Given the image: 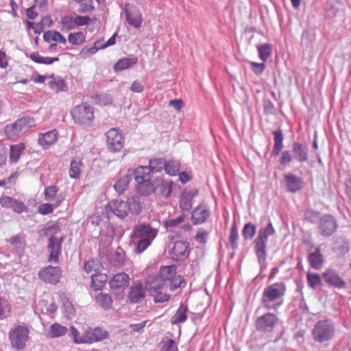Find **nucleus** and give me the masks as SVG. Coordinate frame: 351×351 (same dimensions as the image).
<instances>
[{"label":"nucleus","instance_id":"ddd939ff","mask_svg":"<svg viewBox=\"0 0 351 351\" xmlns=\"http://www.w3.org/2000/svg\"><path fill=\"white\" fill-rule=\"evenodd\" d=\"M28 337L29 330L25 326H17L9 332L11 346L17 350H21L25 346Z\"/></svg>","mask_w":351,"mask_h":351},{"label":"nucleus","instance_id":"9d476101","mask_svg":"<svg viewBox=\"0 0 351 351\" xmlns=\"http://www.w3.org/2000/svg\"><path fill=\"white\" fill-rule=\"evenodd\" d=\"M339 228L337 218L331 214L321 216L317 224V230L321 236L328 238L334 235Z\"/></svg>","mask_w":351,"mask_h":351},{"label":"nucleus","instance_id":"603ef678","mask_svg":"<svg viewBox=\"0 0 351 351\" xmlns=\"http://www.w3.org/2000/svg\"><path fill=\"white\" fill-rule=\"evenodd\" d=\"M10 305L8 301L0 296V319L6 318L10 312Z\"/></svg>","mask_w":351,"mask_h":351},{"label":"nucleus","instance_id":"6e6552de","mask_svg":"<svg viewBox=\"0 0 351 351\" xmlns=\"http://www.w3.org/2000/svg\"><path fill=\"white\" fill-rule=\"evenodd\" d=\"M34 125V120L29 117H23L14 123L8 124L4 128L5 134L10 138L18 137L22 132Z\"/></svg>","mask_w":351,"mask_h":351},{"label":"nucleus","instance_id":"b1692460","mask_svg":"<svg viewBox=\"0 0 351 351\" xmlns=\"http://www.w3.org/2000/svg\"><path fill=\"white\" fill-rule=\"evenodd\" d=\"M164 286H165V284L158 275H149L145 279V288L150 295L162 289Z\"/></svg>","mask_w":351,"mask_h":351},{"label":"nucleus","instance_id":"774afa93","mask_svg":"<svg viewBox=\"0 0 351 351\" xmlns=\"http://www.w3.org/2000/svg\"><path fill=\"white\" fill-rule=\"evenodd\" d=\"M97 47L93 45H86L82 48L80 51V54L82 57L86 58L89 55H93L96 53L98 51L97 50Z\"/></svg>","mask_w":351,"mask_h":351},{"label":"nucleus","instance_id":"bb28decb","mask_svg":"<svg viewBox=\"0 0 351 351\" xmlns=\"http://www.w3.org/2000/svg\"><path fill=\"white\" fill-rule=\"evenodd\" d=\"M58 132L56 130L40 134L38 138V144L43 149H49V147L58 141Z\"/></svg>","mask_w":351,"mask_h":351},{"label":"nucleus","instance_id":"cd10ccee","mask_svg":"<svg viewBox=\"0 0 351 351\" xmlns=\"http://www.w3.org/2000/svg\"><path fill=\"white\" fill-rule=\"evenodd\" d=\"M129 280L130 277L126 273H118L113 276L109 282V285L112 289L124 288L128 286Z\"/></svg>","mask_w":351,"mask_h":351},{"label":"nucleus","instance_id":"5701e85b","mask_svg":"<svg viewBox=\"0 0 351 351\" xmlns=\"http://www.w3.org/2000/svg\"><path fill=\"white\" fill-rule=\"evenodd\" d=\"M286 189L290 193H296L300 191L304 186L302 179L292 173H287L284 176Z\"/></svg>","mask_w":351,"mask_h":351},{"label":"nucleus","instance_id":"c85d7f7f","mask_svg":"<svg viewBox=\"0 0 351 351\" xmlns=\"http://www.w3.org/2000/svg\"><path fill=\"white\" fill-rule=\"evenodd\" d=\"M138 62V58L136 56L131 55L128 57H125L119 59L116 64H114L113 69L117 73L135 65Z\"/></svg>","mask_w":351,"mask_h":351},{"label":"nucleus","instance_id":"338daca9","mask_svg":"<svg viewBox=\"0 0 351 351\" xmlns=\"http://www.w3.org/2000/svg\"><path fill=\"white\" fill-rule=\"evenodd\" d=\"M250 65H251V69H252V71L256 75H261L263 73L265 68V64L263 62V63H257L255 62H251Z\"/></svg>","mask_w":351,"mask_h":351},{"label":"nucleus","instance_id":"37998d69","mask_svg":"<svg viewBox=\"0 0 351 351\" xmlns=\"http://www.w3.org/2000/svg\"><path fill=\"white\" fill-rule=\"evenodd\" d=\"M43 39L45 42L56 41L61 44H66V38L58 32L47 31L44 33Z\"/></svg>","mask_w":351,"mask_h":351},{"label":"nucleus","instance_id":"9b49d317","mask_svg":"<svg viewBox=\"0 0 351 351\" xmlns=\"http://www.w3.org/2000/svg\"><path fill=\"white\" fill-rule=\"evenodd\" d=\"M107 149L112 153L120 152L124 145L125 138L121 131L117 128L110 129L106 134Z\"/></svg>","mask_w":351,"mask_h":351},{"label":"nucleus","instance_id":"c03bdc74","mask_svg":"<svg viewBox=\"0 0 351 351\" xmlns=\"http://www.w3.org/2000/svg\"><path fill=\"white\" fill-rule=\"evenodd\" d=\"M95 300L105 310L110 309L112 307V300L109 294L100 293L96 296Z\"/></svg>","mask_w":351,"mask_h":351},{"label":"nucleus","instance_id":"72a5a7b5","mask_svg":"<svg viewBox=\"0 0 351 351\" xmlns=\"http://www.w3.org/2000/svg\"><path fill=\"white\" fill-rule=\"evenodd\" d=\"M134 173L132 174L128 173L116 181L113 187L119 195L123 194L128 189V184L132 181Z\"/></svg>","mask_w":351,"mask_h":351},{"label":"nucleus","instance_id":"f3484780","mask_svg":"<svg viewBox=\"0 0 351 351\" xmlns=\"http://www.w3.org/2000/svg\"><path fill=\"white\" fill-rule=\"evenodd\" d=\"M278 321L274 313H267L259 317L255 323L256 328L258 331L271 332Z\"/></svg>","mask_w":351,"mask_h":351},{"label":"nucleus","instance_id":"c9c22d12","mask_svg":"<svg viewBox=\"0 0 351 351\" xmlns=\"http://www.w3.org/2000/svg\"><path fill=\"white\" fill-rule=\"evenodd\" d=\"M177 266L171 265L168 266H162L160 267L159 276L166 285L167 282L173 278L176 274Z\"/></svg>","mask_w":351,"mask_h":351},{"label":"nucleus","instance_id":"58836bf2","mask_svg":"<svg viewBox=\"0 0 351 351\" xmlns=\"http://www.w3.org/2000/svg\"><path fill=\"white\" fill-rule=\"evenodd\" d=\"M25 149L23 143H21L16 145H12L10 148V161L12 163H16L21 158V156Z\"/></svg>","mask_w":351,"mask_h":351},{"label":"nucleus","instance_id":"7ed1b4c3","mask_svg":"<svg viewBox=\"0 0 351 351\" xmlns=\"http://www.w3.org/2000/svg\"><path fill=\"white\" fill-rule=\"evenodd\" d=\"M69 336L75 344H93L107 339L108 332L103 328L96 326L86 329L80 335L77 329L72 326L69 329Z\"/></svg>","mask_w":351,"mask_h":351},{"label":"nucleus","instance_id":"2eb2a0df","mask_svg":"<svg viewBox=\"0 0 351 351\" xmlns=\"http://www.w3.org/2000/svg\"><path fill=\"white\" fill-rule=\"evenodd\" d=\"M169 254L171 258L174 261H185L190 254L189 242L181 240L175 241Z\"/></svg>","mask_w":351,"mask_h":351},{"label":"nucleus","instance_id":"052dcab7","mask_svg":"<svg viewBox=\"0 0 351 351\" xmlns=\"http://www.w3.org/2000/svg\"><path fill=\"white\" fill-rule=\"evenodd\" d=\"M294 159L293 156L288 150L283 151L280 158V163L282 166L286 167L289 165Z\"/></svg>","mask_w":351,"mask_h":351},{"label":"nucleus","instance_id":"13d9d810","mask_svg":"<svg viewBox=\"0 0 351 351\" xmlns=\"http://www.w3.org/2000/svg\"><path fill=\"white\" fill-rule=\"evenodd\" d=\"M160 351H178L176 341L173 339L163 341Z\"/></svg>","mask_w":351,"mask_h":351},{"label":"nucleus","instance_id":"e433bc0d","mask_svg":"<svg viewBox=\"0 0 351 351\" xmlns=\"http://www.w3.org/2000/svg\"><path fill=\"white\" fill-rule=\"evenodd\" d=\"M108 277L106 274L95 273L91 276V287L95 291L101 290L105 285Z\"/></svg>","mask_w":351,"mask_h":351},{"label":"nucleus","instance_id":"c756f323","mask_svg":"<svg viewBox=\"0 0 351 351\" xmlns=\"http://www.w3.org/2000/svg\"><path fill=\"white\" fill-rule=\"evenodd\" d=\"M165 160L163 158H153L149 161L147 166H139L138 168L147 169V174L152 176L154 173L162 171L165 169Z\"/></svg>","mask_w":351,"mask_h":351},{"label":"nucleus","instance_id":"a18cd8bd","mask_svg":"<svg viewBox=\"0 0 351 351\" xmlns=\"http://www.w3.org/2000/svg\"><path fill=\"white\" fill-rule=\"evenodd\" d=\"M82 166L83 165L81 161L72 160L70 163V168L69 171V177L73 179L79 178Z\"/></svg>","mask_w":351,"mask_h":351},{"label":"nucleus","instance_id":"4be33fe9","mask_svg":"<svg viewBox=\"0 0 351 351\" xmlns=\"http://www.w3.org/2000/svg\"><path fill=\"white\" fill-rule=\"evenodd\" d=\"M210 215V210L205 204L197 206L191 213V221L193 225L204 223Z\"/></svg>","mask_w":351,"mask_h":351},{"label":"nucleus","instance_id":"680f3d73","mask_svg":"<svg viewBox=\"0 0 351 351\" xmlns=\"http://www.w3.org/2000/svg\"><path fill=\"white\" fill-rule=\"evenodd\" d=\"M59 189L56 185L47 186L45 189L44 195L47 200H51L58 193Z\"/></svg>","mask_w":351,"mask_h":351},{"label":"nucleus","instance_id":"49530a36","mask_svg":"<svg viewBox=\"0 0 351 351\" xmlns=\"http://www.w3.org/2000/svg\"><path fill=\"white\" fill-rule=\"evenodd\" d=\"M304 219L308 222L315 224L319 221L321 218V213L319 211L313 210L312 208H307L304 212Z\"/></svg>","mask_w":351,"mask_h":351},{"label":"nucleus","instance_id":"423d86ee","mask_svg":"<svg viewBox=\"0 0 351 351\" xmlns=\"http://www.w3.org/2000/svg\"><path fill=\"white\" fill-rule=\"evenodd\" d=\"M335 332L334 323L330 319H322L315 323L312 330V336L315 341L324 343L331 340Z\"/></svg>","mask_w":351,"mask_h":351},{"label":"nucleus","instance_id":"bf43d9fd","mask_svg":"<svg viewBox=\"0 0 351 351\" xmlns=\"http://www.w3.org/2000/svg\"><path fill=\"white\" fill-rule=\"evenodd\" d=\"M169 287L171 291H174L181 286V284L184 282L183 277L180 275L176 274L173 278L169 281Z\"/></svg>","mask_w":351,"mask_h":351},{"label":"nucleus","instance_id":"412c9836","mask_svg":"<svg viewBox=\"0 0 351 351\" xmlns=\"http://www.w3.org/2000/svg\"><path fill=\"white\" fill-rule=\"evenodd\" d=\"M323 278L330 287L339 289L346 287V282L334 270H326L323 274Z\"/></svg>","mask_w":351,"mask_h":351},{"label":"nucleus","instance_id":"69168bd1","mask_svg":"<svg viewBox=\"0 0 351 351\" xmlns=\"http://www.w3.org/2000/svg\"><path fill=\"white\" fill-rule=\"evenodd\" d=\"M154 297V301L155 303H162L168 301L169 299V295L163 293L162 289L157 291L156 293L152 295Z\"/></svg>","mask_w":351,"mask_h":351},{"label":"nucleus","instance_id":"6e6d98bb","mask_svg":"<svg viewBox=\"0 0 351 351\" xmlns=\"http://www.w3.org/2000/svg\"><path fill=\"white\" fill-rule=\"evenodd\" d=\"M184 217L185 215L182 213L175 219H171L163 221V226L167 230L171 228H176L184 221Z\"/></svg>","mask_w":351,"mask_h":351},{"label":"nucleus","instance_id":"20e7f679","mask_svg":"<svg viewBox=\"0 0 351 351\" xmlns=\"http://www.w3.org/2000/svg\"><path fill=\"white\" fill-rule=\"evenodd\" d=\"M285 292L284 282H276L266 287L261 298L263 306L267 309H278L283 303Z\"/></svg>","mask_w":351,"mask_h":351},{"label":"nucleus","instance_id":"f8f14e48","mask_svg":"<svg viewBox=\"0 0 351 351\" xmlns=\"http://www.w3.org/2000/svg\"><path fill=\"white\" fill-rule=\"evenodd\" d=\"M125 19L128 25L138 29L143 23V15L140 9L135 5L125 3L123 8Z\"/></svg>","mask_w":351,"mask_h":351},{"label":"nucleus","instance_id":"de8ad7c7","mask_svg":"<svg viewBox=\"0 0 351 351\" xmlns=\"http://www.w3.org/2000/svg\"><path fill=\"white\" fill-rule=\"evenodd\" d=\"M256 228L254 224L249 222L244 225L242 230V236L244 240H251L255 235Z\"/></svg>","mask_w":351,"mask_h":351},{"label":"nucleus","instance_id":"4d7b16f0","mask_svg":"<svg viewBox=\"0 0 351 351\" xmlns=\"http://www.w3.org/2000/svg\"><path fill=\"white\" fill-rule=\"evenodd\" d=\"M99 267V263L97 261H95L93 259H89L85 262L84 269L86 274H89L92 271H95V273L97 272Z\"/></svg>","mask_w":351,"mask_h":351},{"label":"nucleus","instance_id":"a878e982","mask_svg":"<svg viewBox=\"0 0 351 351\" xmlns=\"http://www.w3.org/2000/svg\"><path fill=\"white\" fill-rule=\"evenodd\" d=\"M292 151L294 159L297 161L303 163L308 160V148L306 145L294 142L292 144Z\"/></svg>","mask_w":351,"mask_h":351},{"label":"nucleus","instance_id":"393cba45","mask_svg":"<svg viewBox=\"0 0 351 351\" xmlns=\"http://www.w3.org/2000/svg\"><path fill=\"white\" fill-rule=\"evenodd\" d=\"M197 189L184 191L180 198V208L182 210H189L193 206V199L198 195Z\"/></svg>","mask_w":351,"mask_h":351},{"label":"nucleus","instance_id":"3c124183","mask_svg":"<svg viewBox=\"0 0 351 351\" xmlns=\"http://www.w3.org/2000/svg\"><path fill=\"white\" fill-rule=\"evenodd\" d=\"M93 98L97 104L101 106H106L112 102V97L108 93L96 94Z\"/></svg>","mask_w":351,"mask_h":351},{"label":"nucleus","instance_id":"a19ab883","mask_svg":"<svg viewBox=\"0 0 351 351\" xmlns=\"http://www.w3.org/2000/svg\"><path fill=\"white\" fill-rule=\"evenodd\" d=\"M67 331L66 327L55 323L50 326L47 336L50 338H57L64 335Z\"/></svg>","mask_w":351,"mask_h":351},{"label":"nucleus","instance_id":"0eeeda50","mask_svg":"<svg viewBox=\"0 0 351 351\" xmlns=\"http://www.w3.org/2000/svg\"><path fill=\"white\" fill-rule=\"evenodd\" d=\"M148 170L137 167L134 171L136 192L143 196L149 195L154 192V183L151 181L152 176L147 173Z\"/></svg>","mask_w":351,"mask_h":351},{"label":"nucleus","instance_id":"f704fd0d","mask_svg":"<svg viewBox=\"0 0 351 351\" xmlns=\"http://www.w3.org/2000/svg\"><path fill=\"white\" fill-rule=\"evenodd\" d=\"M50 78L51 80L49 82L48 85L51 90L57 93L67 90L68 87L64 79L60 77H54L53 75H50Z\"/></svg>","mask_w":351,"mask_h":351},{"label":"nucleus","instance_id":"09e8293b","mask_svg":"<svg viewBox=\"0 0 351 351\" xmlns=\"http://www.w3.org/2000/svg\"><path fill=\"white\" fill-rule=\"evenodd\" d=\"M257 50L258 51L259 58L263 62H265L269 58L271 53V45L268 43H264L258 45L257 47Z\"/></svg>","mask_w":351,"mask_h":351},{"label":"nucleus","instance_id":"dca6fc26","mask_svg":"<svg viewBox=\"0 0 351 351\" xmlns=\"http://www.w3.org/2000/svg\"><path fill=\"white\" fill-rule=\"evenodd\" d=\"M64 237L58 238L55 236H51L48 239L47 250L49 252L48 261L51 263H58L59 256L62 251V245Z\"/></svg>","mask_w":351,"mask_h":351},{"label":"nucleus","instance_id":"4c0bfd02","mask_svg":"<svg viewBox=\"0 0 351 351\" xmlns=\"http://www.w3.org/2000/svg\"><path fill=\"white\" fill-rule=\"evenodd\" d=\"M109 260L114 266L118 267L123 265L125 261V253L124 250L121 247H118L109 256Z\"/></svg>","mask_w":351,"mask_h":351},{"label":"nucleus","instance_id":"aec40b11","mask_svg":"<svg viewBox=\"0 0 351 351\" xmlns=\"http://www.w3.org/2000/svg\"><path fill=\"white\" fill-rule=\"evenodd\" d=\"M145 289L141 282H134L130 288L128 300L133 304L142 301L145 297Z\"/></svg>","mask_w":351,"mask_h":351},{"label":"nucleus","instance_id":"7c9ffc66","mask_svg":"<svg viewBox=\"0 0 351 351\" xmlns=\"http://www.w3.org/2000/svg\"><path fill=\"white\" fill-rule=\"evenodd\" d=\"M188 307L184 303H181L176 313L171 317L170 322L173 325L184 323L188 318Z\"/></svg>","mask_w":351,"mask_h":351},{"label":"nucleus","instance_id":"a211bd4d","mask_svg":"<svg viewBox=\"0 0 351 351\" xmlns=\"http://www.w3.org/2000/svg\"><path fill=\"white\" fill-rule=\"evenodd\" d=\"M173 184V182L171 180L157 178L154 183V193L162 197L168 198L172 193Z\"/></svg>","mask_w":351,"mask_h":351},{"label":"nucleus","instance_id":"5fc2aeb1","mask_svg":"<svg viewBox=\"0 0 351 351\" xmlns=\"http://www.w3.org/2000/svg\"><path fill=\"white\" fill-rule=\"evenodd\" d=\"M68 40L74 45L82 44L85 41V36L81 32L70 34L68 36Z\"/></svg>","mask_w":351,"mask_h":351},{"label":"nucleus","instance_id":"e2e57ef3","mask_svg":"<svg viewBox=\"0 0 351 351\" xmlns=\"http://www.w3.org/2000/svg\"><path fill=\"white\" fill-rule=\"evenodd\" d=\"M75 23L76 27L80 26L88 25L92 19L88 16L77 15L73 17ZM93 21H96V18L93 19Z\"/></svg>","mask_w":351,"mask_h":351},{"label":"nucleus","instance_id":"79ce46f5","mask_svg":"<svg viewBox=\"0 0 351 351\" xmlns=\"http://www.w3.org/2000/svg\"><path fill=\"white\" fill-rule=\"evenodd\" d=\"M60 24V30L63 32H68L76 27L74 18L70 15L62 16Z\"/></svg>","mask_w":351,"mask_h":351},{"label":"nucleus","instance_id":"8fccbe9b","mask_svg":"<svg viewBox=\"0 0 351 351\" xmlns=\"http://www.w3.org/2000/svg\"><path fill=\"white\" fill-rule=\"evenodd\" d=\"M239 239V232L237 225L233 223L230 228V233L229 236L230 245L232 250H235L238 248L237 240Z\"/></svg>","mask_w":351,"mask_h":351},{"label":"nucleus","instance_id":"0e129e2a","mask_svg":"<svg viewBox=\"0 0 351 351\" xmlns=\"http://www.w3.org/2000/svg\"><path fill=\"white\" fill-rule=\"evenodd\" d=\"M209 232L202 228L199 229L195 236V239L198 243L204 244L207 242Z\"/></svg>","mask_w":351,"mask_h":351},{"label":"nucleus","instance_id":"1a4fd4ad","mask_svg":"<svg viewBox=\"0 0 351 351\" xmlns=\"http://www.w3.org/2000/svg\"><path fill=\"white\" fill-rule=\"evenodd\" d=\"M71 115L76 123L90 125L94 118L93 108L88 104L82 103L73 109Z\"/></svg>","mask_w":351,"mask_h":351},{"label":"nucleus","instance_id":"473e14b6","mask_svg":"<svg viewBox=\"0 0 351 351\" xmlns=\"http://www.w3.org/2000/svg\"><path fill=\"white\" fill-rule=\"evenodd\" d=\"M272 134L274 135V145L271 155V156L276 157L282 152L284 147V136L281 129L273 131Z\"/></svg>","mask_w":351,"mask_h":351},{"label":"nucleus","instance_id":"4468645a","mask_svg":"<svg viewBox=\"0 0 351 351\" xmlns=\"http://www.w3.org/2000/svg\"><path fill=\"white\" fill-rule=\"evenodd\" d=\"M62 271L58 266H47L38 271V278L43 282L51 285H57L62 278Z\"/></svg>","mask_w":351,"mask_h":351},{"label":"nucleus","instance_id":"39448f33","mask_svg":"<svg viewBox=\"0 0 351 351\" xmlns=\"http://www.w3.org/2000/svg\"><path fill=\"white\" fill-rule=\"evenodd\" d=\"M275 233L276 230L271 222L269 221L265 228H261L258 230V235L254 240V252L261 268L266 260L268 237Z\"/></svg>","mask_w":351,"mask_h":351},{"label":"nucleus","instance_id":"2f4dec72","mask_svg":"<svg viewBox=\"0 0 351 351\" xmlns=\"http://www.w3.org/2000/svg\"><path fill=\"white\" fill-rule=\"evenodd\" d=\"M308 261L311 267L315 269H319L322 266L324 257L319 247H317L314 252L308 254Z\"/></svg>","mask_w":351,"mask_h":351},{"label":"nucleus","instance_id":"864d4df0","mask_svg":"<svg viewBox=\"0 0 351 351\" xmlns=\"http://www.w3.org/2000/svg\"><path fill=\"white\" fill-rule=\"evenodd\" d=\"M307 282L312 289H316L321 285L322 280L319 274L308 273L306 275Z\"/></svg>","mask_w":351,"mask_h":351},{"label":"nucleus","instance_id":"f03ea898","mask_svg":"<svg viewBox=\"0 0 351 351\" xmlns=\"http://www.w3.org/2000/svg\"><path fill=\"white\" fill-rule=\"evenodd\" d=\"M158 234V230L149 224L136 225L131 233V239L135 245V252H143L152 243Z\"/></svg>","mask_w":351,"mask_h":351},{"label":"nucleus","instance_id":"6ab92c4d","mask_svg":"<svg viewBox=\"0 0 351 351\" xmlns=\"http://www.w3.org/2000/svg\"><path fill=\"white\" fill-rule=\"evenodd\" d=\"M0 204L3 208H11L18 214L27 210L23 202L7 195H3L0 197Z\"/></svg>","mask_w":351,"mask_h":351},{"label":"nucleus","instance_id":"ea45409f","mask_svg":"<svg viewBox=\"0 0 351 351\" xmlns=\"http://www.w3.org/2000/svg\"><path fill=\"white\" fill-rule=\"evenodd\" d=\"M180 169V162L175 159L165 160V171L169 176H176Z\"/></svg>","mask_w":351,"mask_h":351},{"label":"nucleus","instance_id":"f257e3e1","mask_svg":"<svg viewBox=\"0 0 351 351\" xmlns=\"http://www.w3.org/2000/svg\"><path fill=\"white\" fill-rule=\"evenodd\" d=\"M142 206L140 197L133 195L128 197L126 201L112 200L105 206L103 214L108 219L117 217L120 219H124L129 216L137 215L141 212Z\"/></svg>","mask_w":351,"mask_h":351}]
</instances>
